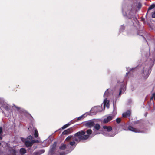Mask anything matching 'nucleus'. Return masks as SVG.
Wrapping results in <instances>:
<instances>
[{"mask_svg":"<svg viewBox=\"0 0 155 155\" xmlns=\"http://www.w3.org/2000/svg\"><path fill=\"white\" fill-rule=\"evenodd\" d=\"M71 124V123H68L67 124L64 125L62 127L61 129H64L68 127Z\"/></svg>","mask_w":155,"mask_h":155,"instance_id":"obj_22","label":"nucleus"},{"mask_svg":"<svg viewBox=\"0 0 155 155\" xmlns=\"http://www.w3.org/2000/svg\"><path fill=\"white\" fill-rule=\"evenodd\" d=\"M19 153L21 155H23L26 153V150L24 148H21L20 149Z\"/></svg>","mask_w":155,"mask_h":155,"instance_id":"obj_15","label":"nucleus"},{"mask_svg":"<svg viewBox=\"0 0 155 155\" xmlns=\"http://www.w3.org/2000/svg\"><path fill=\"white\" fill-rule=\"evenodd\" d=\"M87 116V114L86 113L82 115L79 117L77 119V121H78L81 119H84V118L86 117Z\"/></svg>","mask_w":155,"mask_h":155,"instance_id":"obj_17","label":"nucleus"},{"mask_svg":"<svg viewBox=\"0 0 155 155\" xmlns=\"http://www.w3.org/2000/svg\"><path fill=\"white\" fill-rule=\"evenodd\" d=\"M152 17L155 18V11L153 12L152 14Z\"/></svg>","mask_w":155,"mask_h":155,"instance_id":"obj_34","label":"nucleus"},{"mask_svg":"<svg viewBox=\"0 0 155 155\" xmlns=\"http://www.w3.org/2000/svg\"><path fill=\"white\" fill-rule=\"evenodd\" d=\"M134 69V68H130V69H128V68H127V71L130 70V71H131V70H133Z\"/></svg>","mask_w":155,"mask_h":155,"instance_id":"obj_36","label":"nucleus"},{"mask_svg":"<svg viewBox=\"0 0 155 155\" xmlns=\"http://www.w3.org/2000/svg\"><path fill=\"white\" fill-rule=\"evenodd\" d=\"M57 145V143L55 142H54L53 144L50 147V152L51 154H53L54 153V151H55Z\"/></svg>","mask_w":155,"mask_h":155,"instance_id":"obj_8","label":"nucleus"},{"mask_svg":"<svg viewBox=\"0 0 155 155\" xmlns=\"http://www.w3.org/2000/svg\"><path fill=\"white\" fill-rule=\"evenodd\" d=\"M1 143H0V146H1Z\"/></svg>","mask_w":155,"mask_h":155,"instance_id":"obj_40","label":"nucleus"},{"mask_svg":"<svg viewBox=\"0 0 155 155\" xmlns=\"http://www.w3.org/2000/svg\"><path fill=\"white\" fill-rule=\"evenodd\" d=\"M151 72V69L150 66L149 65H146L143 68V75L145 79H146L148 77L149 74Z\"/></svg>","mask_w":155,"mask_h":155,"instance_id":"obj_3","label":"nucleus"},{"mask_svg":"<svg viewBox=\"0 0 155 155\" xmlns=\"http://www.w3.org/2000/svg\"><path fill=\"white\" fill-rule=\"evenodd\" d=\"M96 120L95 119H92L88 121V127H91L93 126L95 123L96 122Z\"/></svg>","mask_w":155,"mask_h":155,"instance_id":"obj_9","label":"nucleus"},{"mask_svg":"<svg viewBox=\"0 0 155 155\" xmlns=\"http://www.w3.org/2000/svg\"><path fill=\"white\" fill-rule=\"evenodd\" d=\"M113 113L114 114L110 115L104 118L103 121V123L104 124L107 123L111 120L116 114V112H115L114 109Z\"/></svg>","mask_w":155,"mask_h":155,"instance_id":"obj_5","label":"nucleus"},{"mask_svg":"<svg viewBox=\"0 0 155 155\" xmlns=\"http://www.w3.org/2000/svg\"><path fill=\"white\" fill-rule=\"evenodd\" d=\"M129 73V72L128 71L127 73H126V75H127V74Z\"/></svg>","mask_w":155,"mask_h":155,"instance_id":"obj_38","label":"nucleus"},{"mask_svg":"<svg viewBox=\"0 0 155 155\" xmlns=\"http://www.w3.org/2000/svg\"><path fill=\"white\" fill-rule=\"evenodd\" d=\"M73 138V137L72 136H68V137H67L66 139V140L67 141H69L70 140L71 138Z\"/></svg>","mask_w":155,"mask_h":155,"instance_id":"obj_27","label":"nucleus"},{"mask_svg":"<svg viewBox=\"0 0 155 155\" xmlns=\"http://www.w3.org/2000/svg\"><path fill=\"white\" fill-rule=\"evenodd\" d=\"M14 107L17 110H19L20 109V107H18L15 105H14Z\"/></svg>","mask_w":155,"mask_h":155,"instance_id":"obj_35","label":"nucleus"},{"mask_svg":"<svg viewBox=\"0 0 155 155\" xmlns=\"http://www.w3.org/2000/svg\"><path fill=\"white\" fill-rule=\"evenodd\" d=\"M35 147V148H36V147Z\"/></svg>","mask_w":155,"mask_h":155,"instance_id":"obj_42","label":"nucleus"},{"mask_svg":"<svg viewBox=\"0 0 155 155\" xmlns=\"http://www.w3.org/2000/svg\"><path fill=\"white\" fill-rule=\"evenodd\" d=\"M45 152L43 150H40L38 152H34L32 155H40Z\"/></svg>","mask_w":155,"mask_h":155,"instance_id":"obj_13","label":"nucleus"},{"mask_svg":"<svg viewBox=\"0 0 155 155\" xmlns=\"http://www.w3.org/2000/svg\"><path fill=\"white\" fill-rule=\"evenodd\" d=\"M88 138L89 137H90V136H89V135L90 134H91V137H92L93 136H94L95 135L98 134H100V133L97 132H95V133L93 134H91L92 133V131L91 130H88Z\"/></svg>","mask_w":155,"mask_h":155,"instance_id":"obj_12","label":"nucleus"},{"mask_svg":"<svg viewBox=\"0 0 155 155\" xmlns=\"http://www.w3.org/2000/svg\"><path fill=\"white\" fill-rule=\"evenodd\" d=\"M3 133L2 129V127H0V135H2Z\"/></svg>","mask_w":155,"mask_h":155,"instance_id":"obj_32","label":"nucleus"},{"mask_svg":"<svg viewBox=\"0 0 155 155\" xmlns=\"http://www.w3.org/2000/svg\"><path fill=\"white\" fill-rule=\"evenodd\" d=\"M155 7V5L154 4H152L149 7L148 9V11L151 10Z\"/></svg>","mask_w":155,"mask_h":155,"instance_id":"obj_25","label":"nucleus"},{"mask_svg":"<svg viewBox=\"0 0 155 155\" xmlns=\"http://www.w3.org/2000/svg\"><path fill=\"white\" fill-rule=\"evenodd\" d=\"M34 136L35 138L37 137L38 136V132L36 129L35 130Z\"/></svg>","mask_w":155,"mask_h":155,"instance_id":"obj_23","label":"nucleus"},{"mask_svg":"<svg viewBox=\"0 0 155 155\" xmlns=\"http://www.w3.org/2000/svg\"><path fill=\"white\" fill-rule=\"evenodd\" d=\"M68 132L67 131V130H66L64 131L62 133V134L63 135H66L67 134H68Z\"/></svg>","mask_w":155,"mask_h":155,"instance_id":"obj_31","label":"nucleus"},{"mask_svg":"<svg viewBox=\"0 0 155 155\" xmlns=\"http://www.w3.org/2000/svg\"><path fill=\"white\" fill-rule=\"evenodd\" d=\"M128 129L136 133L141 132V131L139 130L134 128L131 126H129L128 127Z\"/></svg>","mask_w":155,"mask_h":155,"instance_id":"obj_11","label":"nucleus"},{"mask_svg":"<svg viewBox=\"0 0 155 155\" xmlns=\"http://www.w3.org/2000/svg\"><path fill=\"white\" fill-rule=\"evenodd\" d=\"M75 144V142L74 141H71L69 143V144L71 146H73Z\"/></svg>","mask_w":155,"mask_h":155,"instance_id":"obj_30","label":"nucleus"},{"mask_svg":"<svg viewBox=\"0 0 155 155\" xmlns=\"http://www.w3.org/2000/svg\"><path fill=\"white\" fill-rule=\"evenodd\" d=\"M98 112L97 108L96 106L92 107L90 110L89 114L92 115H93L96 114Z\"/></svg>","mask_w":155,"mask_h":155,"instance_id":"obj_7","label":"nucleus"},{"mask_svg":"<svg viewBox=\"0 0 155 155\" xmlns=\"http://www.w3.org/2000/svg\"><path fill=\"white\" fill-rule=\"evenodd\" d=\"M35 147V148H36V147Z\"/></svg>","mask_w":155,"mask_h":155,"instance_id":"obj_41","label":"nucleus"},{"mask_svg":"<svg viewBox=\"0 0 155 155\" xmlns=\"http://www.w3.org/2000/svg\"><path fill=\"white\" fill-rule=\"evenodd\" d=\"M24 143L25 145L27 147H31L33 145L31 140L30 141L28 140H25Z\"/></svg>","mask_w":155,"mask_h":155,"instance_id":"obj_10","label":"nucleus"},{"mask_svg":"<svg viewBox=\"0 0 155 155\" xmlns=\"http://www.w3.org/2000/svg\"><path fill=\"white\" fill-rule=\"evenodd\" d=\"M85 124H86V125H87V123H85Z\"/></svg>","mask_w":155,"mask_h":155,"instance_id":"obj_39","label":"nucleus"},{"mask_svg":"<svg viewBox=\"0 0 155 155\" xmlns=\"http://www.w3.org/2000/svg\"><path fill=\"white\" fill-rule=\"evenodd\" d=\"M33 138V137L31 135H29L27 137L26 140H28L29 141H31Z\"/></svg>","mask_w":155,"mask_h":155,"instance_id":"obj_26","label":"nucleus"},{"mask_svg":"<svg viewBox=\"0 0 155 155\" xmlns=\"http://www.w3.org/2000/svg\"><path fill=\"white\" fill-rule=\"evenodd\" d=\"M108 93L109 92L107 90L105 92L104 95V97L105 98V99L104 100L103 102L104 109L105 108L106 106L107 108H108L109 107V101L108 100H107L106 99V97L108 96Z\"/></svg>","mask_w":155,"mask_h":155,"instance_id":"obj_4","label":"nucleus"},{"mask_svg":"<svg viewBox=\"0 0 155 155\" xmlns=\"http://www.w3.org/2000/svg\"><path fill=\"white\" fill-rule=\"evenodd\" d=\"M116 121L117 123H119L121 121V119L120 118H117L116 119Z\"/></svg>","mask_w":155,"mask_h":155,"instance_id":"obj_33","label":"nucleus"},{"mask_svg":"<svg viewBox=\"0 0 155 155\" xmlns=\"http://www.w3.org/2000/svg\"><path fill=\"white\" fill-rule=\"evenodd\" d=\"M152 96V97L150 98V100H152L153 98L155 100V93H153Z\"/></svg>","mask_w":155,"mask_h":155,"instance_id":"obj_29","label":"nucleus"},{"mask_svg":"<svg viewBox=\"0 0 155 155\" xmlns=\"http://www.w3.org/2000/svg\"><path fill=\"white\" fill-rule=\"evenodd\" d=\"M96 107H97L98 112H101L103 110V109L102 108V105H101V106H97Z\"/></svg>","mask_w":155,"mask_h":155,"instance_id":"obj_21","label":"nucleus"},{"mask_svg":"<svg viewBox=\"0 0 155 155\" xmlns=\"http://www.w3.org/2000/svg\"><path fill=\"white\" fill-rule=\"evenodd\" d=\"M123 14L124 16H127L129 18H132V16L133 15V12L131 9H128L126 11L125 14H124V12Z\"/></svg>","mask_w":155,"mask_h":155,"instance_id":"obj_6","label":"nucleus"},{"mask_svg":"<svg viewBox=\"0 0 155 155\" xmlns=\"http://www.w3.org/2000/svg\"><path fill=\"white\" fill-rule=\"evenodd\" d=\"M125 90V86L124 85L121 86L120 89L119 95H120L122 93L124 92Z\"/></svg>","mask_w":155,"mask_h":155,"instance_id":"obj_14","label":"nucleus"},{"mask_svg":"<svg viewBox=\"0 0 155 155\" xmlns=\"http://www.w3.org/2000/svg\"><path fill=\"white\" fill-rule=\"evenodd\" d=\"M66 130L68 132V134L70 133L71 132H72L73 131V127H71L69 129H67Z\"/></svg>","mask_w":155,"mask_h":155,"instance_id":"obj_24","label":"nucleus"},{"mask_svg":"<svg viewBox=\"0 0 155 155\" xmlns=\"http://www.w3.org/2000/svg\"><path fill=\"white\" fill-rule=\"evenodd\" d=\"M9 151L12 155H16V151L15 150L12 149L9 150Z\"/></svg>","mask_w":155,"mask_h":155,"instance_id":"obj_18","label":"nucleus"},{"mask_svg":"<svg viewBox=\"0 0 155 155\" xmlns=\"http://www.w3.org/2000/svg\"><path fill=\"white\" fill-rule=\"evenodd\" d=\"M2 135H0V140H2Z\"/></svg>","mask_w":155,"mask_h":155,"instance_id":"obj_37","label":"nucleus"},{"mask_svg":"<svg viewBox=\"0 0 155 155\" xmlns=\"http://www.w3.org/2000/svg\"><path fill=\"white\" fill-rule=\"evenodd\" d=\"M103 128L104 130L103 131L102 134L106 136L112 137L114 136L117 134L113 132H110L112 130V128L110 126H103Z\"/></svg>","mask_w":155,"mask_h":155,"instance_id":"obj_2","label":"nucleus"},{"mask_svg":"<svg viewBox=\"0 0 155 155\" xmlns=\"http://www.w3.org/2000/svg\"><path fill=\"white\" fill-rule=\"evenodd\" d=\"M66 148V145L64 144H62L61 146L60 147L59 149L61 150H64Z\"/></svg>","mask_w":155,"mask_h":155,"instance_id":"obj_20","label":"nucleus"},{"mask_svg":"<svg viewBox=\"0 0 155 155\" xmlns=\"http://www.w3.org/2000/svg\"><path fill=\"white\" fill-rule=\"evenodd\" d=\"M87 130L86 131L83 130L76 133L74 135V138L73 139L75 141L79 142L81 141H84L87 139Z\"/></svg>","mask_w":155,"mask_h":155,"instance_id":"obj_1","label":"nucleus"},{"mask_svg":"<svg viewBox=\"0 0 155 155\" xmlns=\"http://www.w3.org/2000/svg\"><path fill=\"white\" fill-rule=\"evenodd\" d=\"M100 125L99 124H96L94 127L95 130L97 131L98 130L100 129Z\"/></svg>","mask_w":155,"mask_h":155,"instance_id":"obj_19","label":"nucleus"},{"mask_svg":"<svg viewBox=\"0 0 155 155\" xmlns=\"http://www.w3.org/2000/svg\"><path fill=\"white\" fill-rule=\"evenodd\" d=\"M32 144H33L34 143H39V141L36 139L33 140H31Z\"/></svg>","mask_w":155,"mask_h":155,"instance_id":"obj_28","label":"nucleus"},{"mask_svg":"<svg viewBox=\"0 0 155 155\" xmlns=\"http://www.w3.org/2000/svg\"><path fill=\"white\" fill-rule=\"evenodd\" d=\"M130 110H128L126 112L123 113L122 114V116L123 117H126L130 116Z\"/></svg>","mask_w":155,"mask_h":155,"instance_id":"obj_16","label":"nucleus"}]
</instances>
